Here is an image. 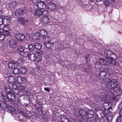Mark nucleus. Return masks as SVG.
<instances>
[{"label": "nucleus", "instance_id": "obj_36", "mask_svg": "<svg viewBox=\"0 0 122 122\" xmlns=\"http://www.w3.org/2000/svg\"><path fill=\"white\" fill-rule=\"evenodd\" d=\"M24 48L23 46H19L18 47L17 50L21 52H22L23 51Z\"/></svg>", "mask_w": 122, "mask_h": 122}, {"label": "nucleus", "instance_id": "obj_12", "mask_svg": "<svg viewBox=\"0 0 122 122\" xmlns=\"http://www.w3.org/2000/svg\"><path fill=\"white\" fill-rule=\"evenodd\" d=\"M10 47L12 48H15L17 45L16 41L14 40H10L9 42Z\"/></svg>", "mask_w": 122, "mask_h": 122}, {"label": "nucleus", "instance_id": "obj_24", "mask_svg": "<svg viewBox=\"0 0 122 122\" xmlns=\"http://www.w3.org/2000/svg\"><path fill=\"white\" fill-rule=\"evenodd\" d=\"M17 79L18 81H21L20 82L21 83L26 81V79L25 77H22L20 76H18L17 77Z\"/></svg>", "mask_w": 122, "mask_h": 122}, {"label": "nucleus", "instance_id": "obj_3", "mask_svg": "<svg viewBox=\"0 0 122 122\" xmlns=\"http://www.w3.org/2000/svg\"><path fill=\"white\" fill-rule=\"evenodd\" d=\"M15 37L19 41H23L25 38V36L23 34L17 33L15 34Z\"/></svg>", "mask_w": 122, "mask_h": 122}, {"label": "nucleus", "instance_id": "obj_25", "mask_svg": "<svg viewBox=\"0 0 122 122\" xmlns=\"http://www.w3.org/2000/svg\"><path fill=\"white\" fill-rule=\"evenodd\" d=\"M13 73L15 75H19L20 74L19 69L16 68H15L13 71Z\"/></svg>", "mask_w": 122, "mask_h": 122}, {"label": "nucleus", "instance_id": "obj_31", "mask_svg": "<svg viewBox=\"0 0 122 122\" xmlns=\"http://www.w3.org/2000/svg\"><path fill=\"white\" fill-rule=\"evenodd\" d=\"M121 111V110L119 112V114ZM116 122H122V115H121L120 114L119 117L117 119Z\"/></svg>", "mask_w": 122, "mask_h": 122}, {"label": "nucleus", "instance_id": "obj_20", "mask_svg": "<svg viewBox=\"0 0 122 122\" xmlns=\"http://www.w3.org/2000/svg\"><path fill=\"white\" fill-rule=\"evenodd\" d=\"M17 62L13 61L12 62L9 63L8 65V67L10 68H14L17 63Z\"/></svg>", "mask_w": 122, "mask_h": 122}, {"label": "nucleus", "instance_id": "obj_21", "mask_svg": "<svg viewBox=\"0 0 122 122\" xmlns=\"http://www.w3.org/2000/svg\"><path fill=\"white\" fill-rule=\"evenodd\" d=\"M50 19L48 17H43L42 21L43 24H47L49 22Z\"/></svg>", "mask_w": 122, "mask_h": 122}, {"label": "nucleus", "instance_id": "obj_56", "mask_svg": "<svg viewBox=\"0 0 122 122\" xmlns=\"http://www.w3.org/2000/svg\"><path fill=\"white\" fill-rule=\"evenodd\" d=\"M108 97H109V98H108V100H110V98L109 97V96H108Z\"/></svg>", "mask_w": 122, "mask_h": 122}, {"label": "nucleus", "instance_id": "obj_33", "mask_svg": "<svg viewBox=\"0 0 122 122\" xmlns=\"http://www.w3.org/2000/svg\"><path fill=\"white\" fill-rule=\"evenodd\" d=\"M43 40L46 42H50L51 41V38L49 36H45L43 38Z\"/></svg>", "mask_w": 122, "mask_h": 122}, {"label": "nucleus", "instance_id": "obj_43", "mask_svg": "<svg viewBox=\"0 0 122 122\" xmlns=\"http://www.w3.org/2000/svg\"><path fill=\"white\" fill-rule=\"evenodd\" d=\"M114 90H115V89H111L110 90V92L112 94L115 95L116 92Z\"/></svg>", "mask_w": 122, "mask_h": 122}, {"label": "nucleus", "instance_id": "obj_7", "mask_svg": "<svg viewBox=\"0 0 122 122\" xmlns=\"http://www.w3.org/2000/svg\"><path fill=\"white\" fill-rule=\"evenodd\" d=\"M109 85L110 87H111L113 88H115L117 86V80L116 79H112L111 80L109 81Z\"/></svg>", "mask_w": 122, "mask_h": 122}, {"label": "nucleus", "instance_id": "obj_55", "mask_svg": "<svg viewBox=\"0 0 122 122\" xmlns=\"http://www.w3.org/2000/svg\"><path fill=\"white\" fill-rule=\"evenodd\" d=\"M90 0L91 2H93L95 0Z\"/></svg>", "mask_w": 122, "mask_h": 122}, {"label": "nucleus", "instance_id": "obj_16", "mask_svg": "<svg viewBox=\"0 0 122 122\" xmlns=\"http://www.w3.org/2000/svg\"><path fill=\"white\" fill-rule=\"evenodd\" d=\"M19 69L20 74H26L27 72V70L24 67L21 66L20 67Z\"/></svg>", "mask_w": 122, "mask_h": 122}, {"label": "nucleus", "instance_id": "obj_15", "mask_svg": "<svg viewBox=\"0 0 122 122\" xmlns=\"http://www.w3.org/2000/svg\"><path fill=\"white\" fill-rule=\"evenodd\" d=\"M18 22L19 23L23 25H24L25 24V19L22 17H20L17 19Z\"/></svg>", "mask_w": 122, "mask_h": 122}, {"label": "nucleus", "instance_id": "obj_44", "mask_svg": "<svg viewBox=\"0 0 122 122\" xmlns=\"http://www.w3.org/2000/svg\"><path fill=\"white\" fill-rule=\"evenodd\" d=\"M3 34V35H4L5 36H7L9 35V32H4Z\"/></svg>", "mask_w": 122, "mask_h": 122}, {"label": "nucleus", "instance_id": "obj_46", "mask_svg": "<svg viewBox=\"0 0 122 122\" xmlns=\"http://www.w3.org/2000/svg\"><path fill=\"white\" fill-rule=\"evenodd\" d=\"M44 89L45 90L49 92L50 91V89L49 88L47 87L44 88Z\"/></svg>", "mask_w": 122, "mask_h": 122}, {"label": "nucleus", "instance_id": "obj_42", "mask_svg": "<svg viewBox=\"0 0 122 122\" xmlns=\"http://www.w3.org/2000/svg\"><path fill=\"white\" fill-rule=\"evenodd\" d=\"M112 117L111 116L108 117L107 118V122H111L112 121Z\"/></svg>", "mask_w": 122, "mask_h": 122}, {"label": "nucleus", "instance_id": "obj_23", "mask_svg": "<svg viewBox=\"0 0 122 122\" xmlns=\"http://www.w3.org/2000/svg\"><path fill=\"white\" fill-rule=\"evenodd\" d=\"M113 88L115 89V90H116L115 91L116 92L118 93V95L121 94L122 93V91L121 89L118 87H115Z\"/></svg>", "mask_w": 122, "mask_h": 122}, {"label": "nucleus", "instance_id": "obj_17", "mask_svg": "<svg viewBox=\"0 0 122 122\" xmlns=\"http://www.w3.org/2000/svg\"><path fill=\"white\" fill-rule=\"evenodd\" d=\"M41 16L43 17H48L49 15V12L47 10H44L42 11Z\"/></svg>", "mask_w": 122, "mask_h": 122}, {"label": "nucleus", "instance_id": "obj_50", "mask_svg": "<svg viewBox=\"0 0 122 122\" xmlns=\"http://www.w3.org/2000/svg\"><path fill=\"white\" fill-rule=\"evenodd\" d=\"M3 29L2 28H0V34H1V33L3 32Z\"/></svg>", "mask_w": 122, "mask_h": 122}, {"label": "nucleus", "instance_id": "obj_8", "mask_svg": "<svg viewBox=\"0 0 122 122\" xmlns=\"http://www.w3.org/2000/svg\"><path fill=\"white\" fill-rule=\"evenodd\" d=\"M29 60L32 61H34L36 59V57L35 54L30 52L28 57Z\"/></svg>", "mask_w": 122, "mask_h": 122}, {"label": "nucleus", "instance_id": "obj_48", "mask_svg": "<svg viewBox=\"0 0 122 122\" xmlns=\"http://www.w3.org/2000/svg\"><path fill=\"white\" fill-rule=\"evenodd\" d=\"M3 23V19H2L0 17V25H1Z\"/></svg>", "mask_w": 122, "mask_h": 122}, {"label": "nucleus", "instance_id": "obj_10", "mask_svg": "<svg viewBox=\"0 0 122 122\" xmlns=\"http://www.w3.org/2000/svg\"><path fill=\"white\" fill-rule=\"evenodd\" d=\"M106 60L108 61V62L114 65H115L116 64L115 60L113 59L112 57H110L105 58Z\"/></svg>", "mask_w": 122, "mask_h": 122}, {"label": "nucleus", "instance_id": "obj_26", "mask_svg": "<svg viewBox=\"0 0 122 122\" xmlns=\"http://www.w3.org/2000/svg\"><path fill=\"white\" fill-rule=\"evenodd\" d=\"M86 112L83 109H81L79 111V113L81 116H82L86 114Z\"/></svg>", "mask_w": 122, "mask_h": 122}, {"label": "nucleus", "instance_id": "obj_53", "mask_svg": "<svg viewBox=\"0 0 122 122\" xmlns=\"http://www.w3.org/2000/svg\"><path fill=\"white\" fill-rule=\"evenodd\" d=\"M28 22L29 21L28 20H25V22H26L27 24L28 23Z\"/></svg>", "mask_w": 122, "mask_h": 122}, {"label": "nucleus", "instance_id": "obj_45", "mask_svg": "<svg viewBox=\"0 0 122 122\" xmlns=\"http://www.w3.org/2000/svg\"><path fill=\"white\" fill-rule=\"evenodd\" d=\"M10 29V28L9 27H8L7 26H5L4 28V30H9Z\"/></svg>", "mask_w": 122, "mask_h": 122}, {"label": "nucleus", "instance_id": "obj_18", "mask_svg": "<svg viewBox=\"0 0 122 122\" xmlns=\"http://www.w3.org/2000/svg\"><path fill=\"white\" fill-rule=\"evenodd\" d=\"M99 61L100 63L103 65H106V66H109V64L107 63L104 59L102 58H100Z\"/></svg>", "mask_w": 122, "mask_h": 122}, {"label": "nucleus", "instance_id": "obj_14", "mask_svg": "<svg viewBox=\"0 0 122 122\" xmlns=\"http://www.w3.org/2000/svg\"><path fill=\"white\" fill-rule=\"evenodd\" d=\"M42 11L39 9H36L35 10L34 13L35 15L39 17L42 15Z\"/></svg>", "mask_w": 122, "mask_h": 122}, {"label": "nucleus", "instance_id": "obj_57", "mask_svg": "<svg viewBox=\"0 0 122 122\" xmlns=\"http://www.w3.org/2000/svg\"><path fill=\"white\" fill-rule=\"evenodd\" d=\"M111 1H112V2H114V0H112Z\"/></svg>", "mask_w": 122, "mask_h": 122}, {"label": "nucleus", "instance_id": "obj_41", "mask_svg": "<svg viewBox=\"0 0 122 122\" xmlns=\"http://www.w3.org/2000/svg\"><path fill=\"white\" fill-rule=\"evenodd\" d=\"M17 62L20 65H21L23 64V61L21 59H19L18 60Z\"/></svg>", "mask_w": 122, "mask_h": 122}, {"label": "nucleus", "instance_id": "obj_9", "mask_svg": "<svg viewBox=\"0 0 122 122\" xmlns=\"http://www.w3.org/2000/svg\"><path fill=\"white\" fill-rule=\"evenodd\" d=\"M56 5L54 3L50 2L48 4L47 9L49 10H52L56 9Z\"/></svg>", "mask_w": 122, "mask_h": 122}, {"label": "nucleus", "instance_id": "obj_32", "mask_svg": "<svg viewBox=\"0 0 122 122\" xmlns=\"http://www.w3.org/2000/svg\"><path fill=\"white\" fill-rule=\"evenodd\" d=\"M28 49L30 51H33L34 49V47L31 44L28 45L27 47Z\"/></svg>", "mask_w": 122, "mask_h": 122}, {"label": "nucleus", "instance_id": "obj_30", "mask_svg": "<svg viewBox=\"0 0 122 122\" xmlns=\"http://www.w3.org/2000/svg\"><path fill=\"white\" fill-rule=\"evenodd\" d=\"M34 46L38 50L40 49L41 47V45L40 44L38 43H35Z\"/></svg>", "mask_w": 122, "mask_h": 122}, {"label": "nucleus", "instance_id": "obj_40", "mask_svg": "<svg viewBox=\"0 0 122 122\" xmlns=\"http://www.w3.org/2000/svg\"><path fill=\"white\" fill-rule=\"evenodd\" d=\"M18 88L20 90H22L24 89L25 88V87L24 86L22 85H19L18 86Z\"/></svg>", "mask_w": 122, "mask_h": 122}, {"label": "nucleus", "instance_id": "obj_52", "mask_svg": "<svg viewBox=\"0 0 122 122\" xmlns=\"http://www.w3.org/2000/svg\"><path fill=\"white\" fill-rule=\"evenodd\" d=\"M98 2L102 1L103 0H96Z\"/></svg>", "mask_w": 122, "mask_h": 122}, {"label": "nucleus", "instance_id": "obj_2", "mask_svg": "<svg viewBox=\"0 0 122 122\" xmlns=\"http://www.w3.org/2000/svg\"><path fill=\"white\" fill-rule=\"evenodd\" d=\"M26 13V11L25 10L18 9L15 11V14L16 16L19 17L22 15L23 14Z\"/></svg>", "mask_w": 122, "mask_h": 122}, {"label": "nucleus", "instance_id": "obj_49", "mask_svg": "<svg viewBox=\"0 0 122 122\" xmlns=\"http://www.w3.org/2000/svg\"><path fill=\"white\" fill-rule=\"evenodd\" d=\"M21 114L24 117H26L27 116V114L25 113L24 112H22L21 113Z\"/></svg>", "mask_w": 122, "mask_h": 122}, {"label": "nucleus", "instance_id": "obj_28", "mask_svg": "<svg viewBox=\"0 0 122 122\" xmlns=\"http://www.w3.org/2000/svg\"><path fill=\"white\" fill-rule=\"evenodd\" d=\"M35 37V39L37 41H39L40 40V36L39 35L37 34H34L33 36Z\"/></svg>", "mask_w": 122, "mask_h": 122}, {"label": "nucleus", "instance_id": "obj_39", "mask_svg": "<svg viewBox=\"0 0 122 122\" xmlns=\"http://www.w3.org/2000/svg\"><path fill=\"white\" fill-rule=\"evenodd\" d=\"M104 3L106 6H108L109 5V3L107 0H103Z\"/></svg>", "mask_w": 122, "mask_h": 122}, {"label": "nucleus", "instance_id": "obj_58", "mask_svg": "<svg viewBox=\"0 0 122 122\" xmlns=\"http://www.w3.org/2000/svg\"><path fill=\"white\" fill-rule=\"evenodd\" d=\"M92 112H93V111H92Z\"/></svg>", "mask_w": 122, "mask_h": 122}, {"label": "nucleus", "instance_id": "obj_22", "mask_svg": "<svg viewBox=\"0 0 122 122\" xmlns=\"http://www.w3.org/2000/svg\"><path fill=\"white\" fill-rule=\"evenodd\" d=\"M44 44L46 47L48 48L52 47L53 46V43H51L50 42H46L44 43Z\"/></svg>", "mask_w": 122, "mask_h": 122}, {"label": "nucleus", "instance_id": "obj_47", "mask_svg": "<svg viewBox=\"0 0 122 122\" xmlns=\"http://www.w3.org/2000/svg\"><path fill=\"white\" fill-rule=\"evenodd\" d=\"M39 0H31L34 3H36L38 2Z\"/></svg>", "mask_w": 122, "mask_h": 122}, {"label": "nucleus", "instance_id": "obj_1", "mask_svg": "<svg viewBox=\"0 0 122 122\" xmlns=\"http://www.w3.org/2000/svg\"><path fill=\"white\" fill-rule=\"evenodd\" d=\"M110 74V73L109 72H106L103 71L99 73L98 74V76L100 79H102V77L107 79L109 77Z\"/></svg>", "mask_w": 122, "mask_h": 122}, {"label": "nucleus", "instance_id": "obj_6", "mask_svg": "<svg viewBox=\"0 0 122 122\" xmlns=\"http://www.w3.org/2000/svg\"><path fill=\"white\" fill-rule=\"evenodd\" d=\"M103 80L102 82V85L103 86L107 87L108 88L110 87V86L109 85V82L110 80L109 79H103V78L102 79Z\"/></svg>", "mask_w": 122, "mask_h": 122}, {"label": "nucleus", "instance_id": "obj_5", "mask_svg": "<svg viewBox=\"0 0 122 122\" xmlns=\"http://www.w3.org/2000/svg\"><path fill=\"white\" fill-rule=\"evenodd\" d=\"M41 2H39L37 4L38 7L40 9H45L46 6V4L43 2V1H45V0H40Z\"/></svg>", "mask_w": 122, "mask_h": 122}, {"label": "nucleus", "instance_id": "obj_19", "mask_svg": "<svg viewBox=\"0 0 122 122\" xmlns=\"http://www.w3.org/2000/svg\"><path fill=\"white\" fill-rule=\"evenodd\" d=\"M4 22L7 25H10L11 23L10 19L9 17H6L4 19Z\"/></svg>", "mask_w": 122, "mask_h": 122}, {"label": "nucleus", "instance_id": "obj_4", "mask_svg": "<svg viewBox=\"0 0 122 122\" xmlns=\"http://www.w3.org/2000/svg\"><path fill=\"white\" fill-rule=\"evenodd\" d=\"M16 81V79L13 76L10 77L8 80L9 82L12 85V86H13L14 87H15V88H17V86L15 84Z\"/></svg>", "mask_w": 122, "mask_h": 122}, {"label": "nucleus", "instance_id": "obj_34", "mask_svg": "<svg viewBox=\"0 0 122 122\" xmlns=\"http://www.w3.org/2000/svg\"><path fill=\"white\" fill-rule=\"evenodd\" d=\"M61 119L62 122H68V119L66 117H61Z\"/></svg>", "mask_w": 122, "mask_h": 122}, {"label": "nucleus", "instance_id": "obj_11", "mask_svg": "<svg viewBox=\"0 0 122 122\" xmlns=\"http://www.w3.org/2000/svg\"><path fill=\"white\" fill-rule=\"evenodd\" d=\"M4 89L8 97L10 96V97H14V95L12 94L11 92H12L11 91L10 88L7 87H5Z\"/></svg>", "mask_w": 122, "mask_h": 122}, {"label": "nucleus", "instance_id": "obj_38", "mask_svg": "<svg viewBox=\"0 0 122 122\" xmlns=\"http://www.w3.org/2000/svg\"><path fill=\"white\" fill-rule=\"evenodd\" d=\"M5 36L4 35L0 34V41H2L5 39Z\"/></svg>", "mask_w": 122, "mask_h": 122}, {"label": "nucleus", "instance_id": "obj_29", "mask_svg": "<svg viewBox=\"0 0 122 122\" xmlns=\"http://www.w3.org/2000/svg\"><path fill=\"white\" fill-rule=\"evenodd\" d=\"M41 35L43 36H46L47 35V32L45 30H42L40 32Z\"/></svg>", "mask_w": 122, "mask_h": 122}, {"label": "nucleus", "instance_id": "obj_13", "mask_svg": "<svg viewBox=\"0 0 122 122\" xmlns=\"http://www.w3.org/2000/svg\"><path fill=\"white\" fill-rule=\"evenodd\" d=\"M105 53V58L110 57L112 56L113 54V53L111 51L108 50H105L104 51Z\"/></svg>", "mask_w": 122, "mask_h": 122}, {"label": "nucleus", "instance_id": "obj_51", "mask_svg": "<svg viewBox=\"0 0 122 122\" xmlns=\"http://www.w3.org/2000/svg\"><path fill=\"white\" fill-rule=\"evenodd\" d=\"M12 4H13V3H11V6L10 7H14L15 6V5H14L13 6H12Z\"/></svg>", "mask_w": 122, "mask_h": 122}, {"label": "nucleus", "instance_id": "obj_27", "mask_svg": "<svg viewBox=\"0 0 122 122\" xmlns=\"http://www.w3.org/2000/svg\"><path fill=\"white\" fill-rule=\"evenodd\" d=\"M21 53H22V56L24 57L29 56V55H30V52L28 51H23Z\"/></svg>", "mask_w": 122, "mask_h": 122}, {"label": "nucleus", "instance_id": "obj_35", "mask_svg": "<svg viewBox=\"0 0 122 122\" xmlns=\"http://www.w3.org/2000/svg\"><path fill=\"white\" fill-rule=\"evenodd\" d=\"M36 53L39 56H41L43 54V52L42 51L39 50L36 51Z\"/></svg>", "mask_w": 122, "mask_h": 122}, {"label": "nucleus", "instance_id": "obj_37", "mask_svg": "<svg viewBox=\"0 0 122 122\" xmlns=\"http://www.w3.org/2000/svg\"><path fill=\"white\" fill-rule=\"evenodd\" d=\"M36 59L37 60V61L38 63L40 62L42 59V56H38V57L37 58H36Z\"/></svg>", "mask_w": 122, "mask_h": 122}, {"label": "nucleus", "instance_id": "obj_54", "mask_svg": "<svg viewBox=\"0 0 122 122\" xmlns=\"http://www.w3.org/2000/svg\"><path fill=\"white\" fill-rule=\"evenodd\" d=\"M8 30H4V32H9Z\"/></svg>", "mask_w": 122, "mask_h": 122}]
</instances>
